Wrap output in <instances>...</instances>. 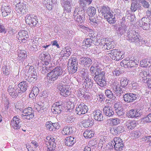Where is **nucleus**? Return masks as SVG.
I'll list each match as a JSON object with an SVG mask.
<instances>
[{"mask_svg":"<svg viewBox=\"0 0 151 151\" xmlns=\"http://www.w3.org/2000/svg\"><path fill=\"white\" fill-rule=\"evenodd\" d=\"M105 72L104 71H101V69L97 68L93 78L95 82L101 86H103L106 83L105 80Z\"/></svg>","mask_w":151,"mask_h":151,"instance_id":"1","label":"nucleus"},{"mask_svg":"<svg viewBox=\"0 0 151 151\" xmlns=\"http://www.w3.org/2000/svg\"><path fill=\"white\" fill-rule=\"evenodd\" d=\"M73 17L76 21L79 23H82L85 18L84 10L79 7L76 8L74 11Z\"/></svg>","mask_w":151,"mask_h":151,"instance_id":"2","label":"nucleus"},{"mask_svg":"<svg viewBox=\"0 0 151 151\" xmlns=\"http://www.w3.org/2000/svg\"><path fill=\"white\" fill-rule=\"evenodd\" d=\"M106 54L110 57L113 60H119L124 57L123 52L119 49H114L106 52Z\"/></svg>","mask_w":151,"mask_h":151,"instance_id":"3","label":"nucleus"},{"mask_svg":"<svg viewBox=\"0 0 151 151\" xmlns=\"http://www.w3.org/2000/svg\"><path fill=\"white\" fill-rule=\"evenodd\" d=\"M127 39L130 42H134L135 44H139L138 41L139 40V37L137 33L134 30L129 29L127 33Z\"/></svg>","mask_w":151,"mask_h":151,"instance_id":"4","label":"nucleus"},{"mask_svg":"<svg viewBox=\"0 0 151 151\" xmlns=\"http://www.w3.org/2000/svg\"><path fill=\"white\" fill-rule=\"evenodd\" d=\"M111 146L114 147L116 151H121L124 147L123 142L119 138L115 137L114 140L112 141Z\"/></svg>","mask_w":151,"mask_h":151,"instance_id":"5","label":"nucleus"},{"mask_svg":"<svg viewBox=\"0 0 151 151\" xmlns=\"http://www.w3.org/2000/svg\"><path fill=\"white\" fill-rule=\"evenodd\" d=\"M142 111L140 108L132 109L128 111L127 116L130 118H136L142 115Z\"/></svg>","mask_w":151,"mask_h":151,"instance_id":"6","label":"nucleus"},{"mask_svg":"<svg viewBox=\"0 0 151 151\" xmlns=\"http://www.w3.org/2000/svg\"><path fill=\"white\" fill-rule=\"evenodd\" d=\"M57 88L60 91L61 95L64 97H66L70 94V92L68 86L63 85L61 83H59Z\"/></svg>","mask_w":151,"mask_h":151,"instance_id":"7","label":"nucleus"},{"mask_svg":"<svg viewBox=\"0 0 151 151\" xmlns=\"http://www.w3.org/2000/svg\"><path fill=\"white\" fill-rule=\"evenodd\" d=\"M22 122L18 116H15L12 120L11 126L15 129H18L21 127Z\"/></svg>","mask_w":151,"mask_h":151,"instance_id":"8","label":"nucleus"},{"mask_svg":"<svg viewBox=\"0 0 151 151\" xmlns=\"http://www.w3.org/2000/svg\"><path fill=\"white\" fill-rule=\"evenodd\" d=\"M36 18V16L32 14H27L25 17L26 22L30 25L32 24L33 26H35L38 22Z\"/></svg>","mask_w":151,"mask_h":151,"instance_id":"9","label":"nucleus"},{"mask_svg":"<svg viewBox=\"0 0 151 151\" xmlns=\"http://www.w3.org/2000/svg\"><path fill=\"white\" fill-rule=\"evenodd\" d=\"M138 97V95L136 93H127L123 95L124 101L127 103L132 102L135 101Z\"/></svg>","mask_w":151,"mask_h":151,"instance_id":"10","label":"nucleus"},{"mask_svg":"<svg viewBox=\"0 0 151 151\" xmlns=\"http://www.w3.org/2000/svg\"><path fill=\"white\" fill-rule=\"evenodd\" d=\"M19 97H21L28 88V84L26 81H23L20 83L17 86Z\"/></svg>","mask_w":151,"mask_h":151,"instance_id":"11","label":"nucleus"},{"mask_svg":"<svg viewBox=\"0 0 151 151\" xmlns=\"http://www.w3.org/2000/svg\"><path fill=\"white\" fill-rule=\"evenodd\" d=\"M70 63L71 65L68 67L69 71L71 74H73L77 71V63L76 60L74 58L69 59L68 64Z\"/></svg>","mask_w":151,"mask_h":151,"instance_id":"12","label":"nucleus"},{"mask_svg":"<svg viewBox=\"0 0 151 151\" xmlns=\"http://www.w3.org/2000/svg\"><path fill=\"white\" fill-rule=\"evenodd\" d=\"M88 108L86 105L82 103L76 109V112L79 115L84 114L87 113L88 111Z\"/></svg>","mask_w":151,"mask_h":151,"instance_id":"13","label":"nucleus"},{"mask_svg":"<svg viewBox=\"0 0 151 151\" xmlns=\"http://www.w3.org/2000/svg\"><path fill=\"white\" fill-rule=\"evenodd\" d=\"M16 10H18L22 14H24L27 12L28 11V6L26 4L24 3L23 2H19L15 5Z\"/></svg>","mask_w":151,"mask_h":151,"instance_id":"14","label":"nucleus"},{"mask_svg":"<svg viewBox=\"0 0 151 151\" xmlns=\"http://www.w3.org/2000/svg\"><path fill=\"white\" fill-rule=\"evenodd\" d=\"M18 91L17 86H14L12 85H10L8 87V92L12 98H14L18 96L19 97Z\"/></svg>","mask_w":151,"mask_h":151,"instance_id":"15","label":"nucleus"},{"mask_svg":"<svg viewBox=\"0 0 151 151\" xmlns=\"http://www.w3.org/2000/svg\"><path fill=\"white\" fill-rule=\"evenodd\" d=\"M62 103L57 102L53 104L51 109L54 114H60L62 110Z\"/></svg>","mask_w":151,"mask_h":151,"instance_id":"16","label":"nucleus"},{"mask_svg":"<svg viewBox=\"0 0 151 151\" xmlns=\"http://www.w3.org/2000/svg\"><path fill=\"white\" fill-rule=\"evenodd\" d=\"M83 125L85 128H87L93 125V122L91 118L88 115H85L83 117Z\"/></svg>","mask_w":151,"mask_h":151,"instance_id":"17","label":"nucleus"},{"mask_svg":"<svg viewBox=\"0 0 151 151\" xmlns=\"http://www.w3.org/2000/svg\"><path fill=\"white\" fill-rule=\"evenodd\" d=\"M43 55H42V57H43V58H44L45 61V64L46 65L45 67L46 70L47 71L49 72V71L51 70V69H50L52 68V67L51 68L50 67V65L48 66L49 64L48 62L50 60V56L48 53L46 52H44L43 53Z\"/></svg>","mask_w":151,"mask_h":151,"instance_id":"18","label":"nucleus"},{"mask_svg":"<svg viewBox=\"0 0 151 151\" xmlns=\"http://www.w3.org/2000/svg\"><path fill=\"white\" fill-rule=\"evenodd\" d=\"M104 17L109 24H113L116 22V19L113 12H110L107 14H105Z\"/></svg>","mask_w":151,"mask_h":151,"instance_id":"19","label":"nucleus"},{"mask_svg":"<svg viewBox=\"0 0 151 151\" xmlns=\"http://www.w3.org/2000/svg\"><path fill=\"white\" fill-rule=\"evenodd\" d=\"M71 0H63L62 5L63 6L64 10L67 12H70L71 11Z\"/></svg>","mask_w":151,"mask_h":151,"instance_id":"20","label":"nucleus"},{"mask_svg":"<svg viewBox=\"0 0 151 151\" xmlns=\"http://www.w3.org/2000/svg\"><path fill=\"white\" fill-rule=\"evenodd\" d=\"M123 127L119 126L117 127L111 128L110 129V132L114 135L117 134L122 133L124 131Z\"/></svg>","mask_w":151,"mask_h":151,"instance_id":"21","label":"nucleus"},{"mask_svg":"<svg viewBox=\"0 0 151 151\" xmlns=\"http://www.w3.org/2000/svg\"><path fill=\"white\" fill-rule=\"evenodd\" d=\"M89 35L91 37V38H87L83 42V44L85 43L86 46L87 47H89L91 45L92 41L93 42L95 41H98L97 39L95 38V37L94 36L93 37L91 34H89Z\"/></svg>","mask_w":151,"mask_h":151,"instance_id":"22","label":"nucleus"},{"mask_svg":"<svg viewBox=\"0 0 151 151\" xmlns=\"http://www.w3.org/2000/svg\"><path fill=\"white\" fill-rule=\"evenodd\" d=\"M75 128L73 126L65 127L62 131V133L64 135L70 134L74 131Z\"/></svg>","mask_w":151,"mask_h":151,"instance_id":"23","label":"nucleus"},{"mask_svg":"<svg viewBox=\"0 0 151 151\" xmlns=\"http://www.w3.org/2000/svg\"><path fill=\"white\" fill-rule=\"evenodd\" d=\"M94 119L98 121H101L103 120V116L102 112L99 110H97L94 112Z\"/></svg>","mask_w":151,"mask_h":151,"instance_id":"24","label":"nucleus"},{"mask_svg":"<svg viewBox=\"0 0 151 151\" xmlns=\"http://www.w3.org/2000/svg\"><path fill=\"white\" fill-rule=\"evenodd\" d=\"M103 111L104 114L109 117L111 116L114 114V112L112 109L109 106H106L104 107L103 109Z\"/></svg>","mask_w":151,"mask_h":151,"instance_id":"25","label":"nucleus"},{"mask_svg":"<svg viewBox=\"0 0 151 151\" xmlns=\"http://www.w3.org/2000/svg\"><path fill=\"white\" fill-rule=\"evenodd\" d=\"M80 63L84 66L90 65L92 64V60L88 57H82L80 60Z\"/></svg>","mask_w":151,"mask_h":151,"instance_id":"26","label":"nucleus"},{"mask_svg":"<svg viewBox=\"0 0 151 151\" xmlns=\"http://www.w3.org/2000/svg\"><path fill=\"white\" fill-rule=\"evenodd\" d=\"M125 125L126 128L129 130L134 129L136 125L135 121L130 120L127 121Z\"/></svg>","mask_w":151,"mask_h":151,"instance_id":"27","label":"nucleus"},{"mask_svg":"<svg viewBox=\"0 0 151 151\" xmlns=\"http://www.w3.org/2000/svg\"><path fill=\"white\" fill-rule=\"evenodd\" d=\"M116 83L114 84H113L112 86V89L113 91V92L115 94L119 95L121 94L123 92L122 89L121 87V86L119 84H117L116 85Z\"/></svg>","mask_w":151,"mask_h":151,"instance_id":"28","label":"nucleus"},{"mask_svg":"<svg viewBox=\"0 0 151 151\" xmlns=\"http://www.w3.org/2000/svg\"><path fill=\"white\" fill-rule=\"evenodd\" d=\"M76 140L73 137H67L65 140V145L68 146H71L75 143Z\"/></svg>","mask_w":151,"mask_h":151,"instance_id":"29","label":"nucleus"},{"mask_svg":"<svg viewBox=\"0 0 151 151\" xmlns=\"http://www.w3.org/2000/svg\"><path fill=\"white\" fill-rule=\"evenodd\" d=\"M96 11V8L93 7L91 6L88 8L86 12L89 17L92 18L95 16Z\"/></svg>","mask_w":151,"mask_h":151,"instance_id":"30","label":"nucleus"},{"mask_svg":"<svg viewBox=\"0 0 151 151\" xmlns=\"http://www.w3.org/2000/svg\"><path fill=\"white\" fill-rule=\"evenodd\" d=\"M19 35V39L22 40V42H25L26 40L28 37L27 32L24 31L23 30L20 31L18 33Z\"/></svg>","mask_w":151,"mask_h":151,"instance_id":"31","label":"nucleus"},{"mask_svg":"<svg viewBox=\"0 0 151 151\" xmlns=\"http://www.w3.org/2000/svg\"><path fill=\"white\" fill-rule=\"evenodd\" d=\"M47 78V79L49 80L48 82H50V83H51V81L53 82L56 80L58 78V77L52 71L48 73Z\"/></svg>","mask_w":151,"mask_h":151,"instance_id":"32","label":"nucleus"},{"mask_svg":"<svg viewBox=\"0 0 151 151\" xmlns=\"http://www.w3.org/2000/svg\"><path fill=\"white\" fill-rule=\"evenodd\" d=\"M70 49L68 47H65L60 52V54L63 57L69 56L71 54Z\"/></svg>","mask_w":151,"mask_h":151,"instance_id":"33","label":"nucleus"},{"mask_svg":"<svg viewBox=\"0 0 151 151\" xmlns=\"http://www.w3.org/2000/svg\"><path fill=\"white\" fill-rule=\"evenodd\" d=\"M52 71L58 78L62 74V68L61 66H57Z\"/></svg>","mask_w":151,"mask_h":151,"instance_id":"34","label":"nucleus"},{"mask_svg":"<svg viewBox=\"0 0 151 151\" xmlns=\"http://www.w3.org/2000/svg\"><path fill=\"white\" fill-rule=\"evenodd\" d=\"M43 3L47 9L50 10L52 9L53 5L52 0H44Z\"/></svg>","mask_w":151,"mask_h":151,"instance_id":"35","label":"nucleus"},{"mask_svg":"<svg viewBox=\"0 0 151 151\" xmlns=\"http://www.w3.org/2000/svg\"><path fill=\"white\" fill-rule=\"evenodd\" d=\"M83 136L86 138H90L94 135V132L91 130L87 129L83 134Z\"/></svg>","mask_w":151,"mask_h":151,"instance_id":"36","label":"nucleus"},{"mask_svg":"<svg viewBox=\"0 0 151 151\" xmlns=\"http://www.w3.org/2000/svg\"><path fill=\"white\" fill-rule=\"evenodd\" d=\"M121 86L122 87H124L126 86L128 83V80L125 77H122L120 79Z\"/></svg>","mask_w":151,"mask_h":151,"instance_id":"37","label":"nucleus"},{"mask_svg":"<svg viewBox=\"0 0 151 151\" xmlns=\"http://www.w3.org/2000/svg\"><path fill=\"white\" fill-rule=\"evenodd\" d=\"M21 116L24 119H27L28 120H30L34 116V114H33V113L30 114H29V113L26 114V113L24 114H22Z\"/></svg>","mask_w":151,"mask_h":151,"instance_id":"38","label":"nucleus"},{"mask_svg":"<svg viewBox=\"0 0 151 151\" xmlns=\"http://www.w3.org/2000/svg\"><path fill=\"white\" fill-rule=\"evenodd\" d=\"M101 13L104 16L111 12L109 8L107 6H103L101 7Z\"/></svg>","mask_w":151,"mask_h":151,"instance_id":"39","label":"nucleus"},{"mask_svg":"<svg viewBox=\"0 0 151 151\" xmlns=\"http://www.w3.org/2000/svg\"><path fill=\"white\" fill-rule=\"evenodd\" d=\"M101 40L100 39H98V43L99 42V45H101L102 44L105 47V48H106H106L107 50H109L111 48H112V46L111 45V43L109 42L108 43H104V44H103V43L102 44L101 42H100Z\"/></svg>","mask_w":151,"mask_h":151,"instance_id":"40","label":"nucleus"},{"mask_svg":"<svg viewBox=\"0 0 151 151\" xmlns=\"http://www.w3.org/2000/svg\"><path fill=\"white\" fill-rule=\"evenodd\" d=\"M115 111L119 116L123 115L124 114V109L121 106H119L117 109H115Z\"/></svg>","mask_w":151,"mask_h":151,"instance_id":"41","label":"nucleus"},{"mask_svg":"<svg viewBox=\"0 0 151 151\" xmlns=\"http://www.w3.org/2000/svg\"><path fill=\"white\" fill-rule=\"evenodd\" d=\"M105 92L106 96L108 98L112 99L114 98V95L110 90H105Z\"/></svg>","mask_w":151,"mask_h":151,"instance_id":"42","label":"nucleus"},{"mask_svg":"<svg viewBox=\"0 0 151 151\" xmlns=\"http://www.w3.org/2000/svg\"><path fill=\"white\" fill-rule=\"evenodd\" d=\"M134 15L130 13L129 11H127L126 13V16L125 17V18L128 19L131 21L134 20Z\"/></svg>","mask_w":151,"mask_h":151,"instance_id":"43","label":"nucleus"},{"mask_svg":"<svg viewBox=\"0 0 151 151\" xmlns=\"http://www.w3.org/2000/svg\"><path fill=\"white\" fill-rule=\"evenodd\" d=\"M99 18H101V17L100 16L95 17V16L93 18L89 17L91 22L96 24H98L99 22Z\"/></svg>","mask_w":151,"mask_h":151,"instance_id":"44","label":"nucleus"},{"mask_svg":"<svg viewBox=\"0 0 151 151\" xmlns=\"http://www.w3.org/2000/svg\"><path fill=\"white\" fill-rule=\"evenodd\" d=\"M46 127L47 129L50 131L53 132V129L54 128L52 126V123L51 121H49L46 122Z\"/></svg>","mask_w":151,"mask_h":151,"instance_id":"45","label":"nucleus"},{"mask_svg":"<svg viewBox=\"0 0 151 151\" xmlns=\"http://www.w3.org/2000/svg\"><path fill=\"white\" fill-rule=\"evenodd\" d=\"M34 74V73H33ZM37 76L35 74L31 75V76L29 77L27 80L30 82L34 83L37 80Z\"/></svg>","mask_w":151,"mask_h":151,"instance_id":"46","label":"nucleus"},{"mask_svg":"<svg viewBox=\"0 0 151 151\" xmlns=\"http://www.w3.org/2000/svg\"><path fill=\"white\" fill-rule=\"evenodd\" d=\"M26 113V114L27 113H29V114L32 113L34 114V111L31 107H28L27 109H24L23 111V114H24Z\"/></svg>","mask_w":151,"mask_h":151,"instance_id":"47","label":"nucleus"},{"mask_svg":"<svg viewBox=\"0 0 151 151\" xmlns=\"http://www.w3.org/2000/svg\"><path fill=\"white\" fill-rule=\"evenodd\" d=\"M18 55V58L19 60L23 58H24L26 53V52L24 50H20L19 52Z\"/></svg>","mask_w":151,"mask_h":151,"instance_id":"48","label":"nucleus"},{"mask_svg":"<svg viewBox=\"0 0 151 151\" xmlns=\"http://www.w3.org/2000/svg\"><path fill=\"white\" fill-rule=\"evenodd\" d=\"M2 69L3 73L5 75L8 76L9 74L10 70L9 68H8L7 66L5 65L4 66V67L2 68Z\"/></svg>","mask_w":151,"mask_h":151,"instance_id":"49","label":"nucleus"},{"mask_svg":"<svg viewBox=\"0 0 151 151\" xmlns=\"http://www.w3.org/2000/svg\"><path fill=\"white\" fill-rule=\"evenodd\" d=\"M137 62L133 60H130L129 61L128 64H127V68H131L137 65Z\"/></svg>","mask_w":151,"mask_h":151,"instance_id":"50","label":"nucleus"},{"mask_svg":"<svg viewBox=\"0 0 151 151\" xmlns=\"http://www.w3.org/2000/svg\"><path fill=\"white\" fill-rule=\"evenodd\" d=\"M139 75L141 77H142V78H144V80H145V78L146 80H147L146 79L148 78L147 72L145 71H142L141 72H140Z\"/></svg>","mask_w":151,"mask_h":151,"instance_id":"51","label":"nucleus"},{"mask_svg":"<svg viewBox=\"0 0 151 151\" xmlns=\"http://www.w3.org/2000/svg\"><path fill=\"white\" fill-rule=\"evenodd\" d=\"M140 3H141L143 6L145 8H147L150 6L149 4L145 0H139Z\"/></svg>","mask_w":151,"mask_h":151,"instance_id":"52","label":"nucleus"},{"mask_svg":"<svg viewBox=\"0 0 151 151\" xmlns=\"http://www.w3.org/2000/svg\"><path fill=\"white\" fill-rule=\"evenodd\" d=\"M142 120L146 123L151 122V113H149L147 116L144 118Z\"/></svg>","mask_w":151,"mask_h":151,"instance_id":"53","label":"nucleus"},{"mask_svg":"<svg viewBox=\"0 0 151 151\" xmlns=\"http://www.w3.org/2000/svg\"><path fill=\"white\" fill-rule=\"evenodd\" d=\"M137 5L136 2H133L131 3L130 9L132 12H135L137 9Z\"/></svg>","mask_w":151,"mask_h":151,"instance_id":"54","label":"nucleus"},{"mask_svg":"<svg viewBox=\"0 0 151 151\" xmlns=\"http://www.w3.org/2000/svg\"><path fill=\"white\" fill-rule=\"evenodd\" d=\"M31 92L34 94V96H37L39 93V89L36 87H34Z\"/></svg>","mask_w":151,"mask_h":151,"instance_id":"55","label":"nucleus"},{"mask_svg":"<svg viewBox=\"0 0 151 151\" xmlns=\"http://www.w3.org/2000/svg\"><path fill=\"white\" fill-rule=\"evenodd\" d=\"M128 62V60H124L121 62L120 63V65L124 67V68H127Z\"/></svg>","mask_w":151,"mask_h":151,"instance_id":"56","label":"nucleus"},{"mask_svg":"<svg viewBox=\"0 0 151 151\" xmlns=\"http://www.w3.org/2000/svg\"><path fill=\"white\" fill-rule=\"evenodd\" d=\"M120 120L118 118L112 119L111 120L112 123L114 125H116L120 122Z\"/></svg>","mask_w":151,"mask_h":151,"instance_id":"57","label":"nucleus"},{"mask_svg":"<svg viewBox=\"0 0 151 151\" xmlns=\"http://www.w3.org/2000/svg\"><path fill=\"white\" fill-rule=\"evenodd\" d=\"M113 75L114 76H118L122 73V71L119 70V69H116L112 71Z\"/></svg>","mask_w":151,"mask_h":151,"instance_id":"58","label":"nucleus"},{"mask_svg":"<svg viewBox=\"0 0 151 151\" xmlns=\"http://www.w3.org/2000/svg\"><path fill=\"white\" fill-rule=\"evenodd\" d=\"M52 126L54 127L53 132L55 131L56 129H58L60 127V125L58 122L52 123Z\"/></svg>","mask_w":151,"mask_h":151,"instance_id":"59","label":"nucleus"},{"mask_svg":"<svg viewBox=\"0 0 151 151\" xmlns=\"http://www.w3.org/2000/svg\"><path fill=\"white\" fill-rule=\"evenodd\" d=\"M79 28L81 29V30L83 32H86L87 31H88L89 30V29L86 27H85L83 25H81L79 26Z\"/></svg>","mask_w":151,"mask_h":151,"instance_id":"60","label":"nucleus"},{"mask_svg":"<svg viewBox=\"0 0 151 151\" xmlns=\"http://www.w3.org/2000/svg\"><path fill=\"white\" fill-rule=\"evenodd\" d=\"M75 120V118L72 116H70L67 117V121L68 122H74Z\"/></svg>","mask_w":151,"mask_h":151,"instance_id":"61","label":"nucleus"},{"mask_svg":"<svg viewBox=\"0 0 151 151\" xmlns=\"http://www.w3.org/2000/svg\"><path fill=\"white\" fill-rule=\"evenodd\" d=\"M140 132L138 131H135L132 133V136L134 137H138L140 135Z\"/></svg>","mask_w":151,"mask_h":151,"instance_id":"62","label":"nucleus"},{"mask_svg":"<svg viewBox=\"0 0 151 151\" xmlns=\"http://www.w3.org/2000/svg\"><path fill=\"white\" fill-rule=\"evenodd\" d=\"M2 8H3V9L4 10V11L7 12L9 14H10L11 12V9L9 6H6Z\"/></svg>","mask_w":151,"mask_h":151,"instance_id":"63","label":"nucleus"},{"mask_svg":"<svg viewBox=\"0 0 151 151\" xmlns=\"http://www.w3.org/2000/svg\"><path fill=\"white\" fill-rule=\"evenodd\" d=\"M31 50L34 51H36L38 50L37 46L35 45V42H33L32 43V46L31 47Z\"/></svg>","mask_w":151,"mask_h":151,"instance_id":"64","label":"nucleus"}]
</instances>
